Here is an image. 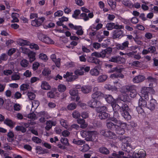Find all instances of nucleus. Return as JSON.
Wrapping results in <instances>:
<instances>
[{
  "instance_id": "f257e3e1",
  "label": "nucleus",
  "mask_w": 158,
  "mask_h": 158,
  "mask_svg": "<svg viewBox=\"0 0 158 158\" xmlns=\"http://www.w3.org/2000/svg\"><path fill=\"white\" fill-rule=\"evenodd\" d=\"M39 39L42 42L48 44H53V41L47 36L42 33L39 34L38 35Z\"/></svg>"
},
{
  "instance_id": "f03ea898",
  "label": "nucleus",
  "mask_w": 158,
  "mask_h": 158,
  "mask_svg": "<svg viewBox=\"0 0 158 158\" xmlns=\"http://www.w3.org/2000/svg\"><path fill=\"white\" fill-rule=\"evenodd\" d=\"M149 90L152 91L153 93L155 92L154 90L150 87H143L141 91L142 97L144 98L146 100H148L149 98L148 92Z\"/></svg>"
},
{
  "instance_id": "7ed1b4c3",
  "label": "nucleus",
  "mask_w": 158,
  "mask_h": 158,
  "mask_svg": "<svg viewBox=\"0 0 158 158\" xmlns=\"http://www.w3.org/2000/svg\"><path fill=\"white\" fill-rule=\"evenodd\" d=\"M100 132L101 135L110 139H113L115 137L114 133L110 131H106L105 130H102Z\"/></svg>"
},
{
  "instance_id": "20e7f679",
  "label": "nucleus",
  "mask_w": 158,
  "mask_h": 158,
  "mask_svg": "<svg viewBox=\"0 0 158 158\" xmlns=\"http://www.w3.org/2000/svg\"><path fill=\"white\" fill-rule=\"evenodd\" d=\"M106 27L108 30H111L113 29H123L124 28V26L122 25H119L117 24H115L114 23H110L106 24Z\"/></svg>"
},
{
  "instance_id": "39448f33",
  "label": "nucleus",
  "mask_w": 158,
  "mask_h": 158,
  "mask_svg": "<svg viewBox=\"0 0 158 158\" xmlns=\"http://www.w3.org/2000/svg\"><path fill=\"white\" fill-rule=\"evenodd\" d=\"M45 19L44 17H41L40 18H38L37 19L33 20L31 22V25L35 27L40 26L41 25Z\"/></svg>"
},
{
  "instance_id": "423d86ee",
  "label": "nucleus",
  "mask_w": 158,
  "mask_h": 158,
  "mask_svg": "<svg viewBox=\"0 0 158 158\" xmlns=\"http://www.w3.org/2000/svg\"><path fill=\"white\" fill-rule=\"evenodd\" d=\"M73 73H69L67 72L66 73V74H64L63 77L64 78H66V80L68 81H73L77 78L78 75H73Z\"/></svg>"
},
{
  "instance_id": "0eeeda50",
  "label": "nucleus",
  "mask_w": 158,
  "mask_h": 158,
  "mask_svg": "<svg viewBox=\"0 0 158 158\" xmlns=\"http://www.w3.org/2000/svg\"><path fill=\"white\" fill-rule=\"evenodd\" d=\"M87 60L88 61L89 63H94L97 65L98 64L99 66H101L102 64V62L99 59L92 56L89 57Z\"/></svg>"
},
{
  "instance_id": "6e6552de",
  "label": "nucleus",
  "mask_w": 158,
  "mask_h": 158,
  "mask_svg": "<svg viewBox=\"0 0 158 158\" xmlns=\"http://www.w3.org/2000/svg\"><path fill=\"white\" fill-rule=\"evenodd\" d=\"M119 114L118 112L115 111L113 114V117L111 118V120L114 122L115 124H118V125H121L123 124L122 122L117 119L119 117Z\"/></svg>"
},
{
  "instance_id": "1a4fd4ad",
  "label": "nucleus",
  "mask_w": 158,
  "mask_h": 158,
  "mask_svg": "<svg viewBox=\"0 0 158 158\" xmlns=\"http://www.w3.org/2000/svg\"><path fill=\"white\" fill-rule=\"evenodd\" d=\"M123 31L120 29H117L114 31L113 32V38L114 39H115L119 38L120 36H123Z\"/></svg>"
},
{
  "instance_id": "9d476101",
  "label": "nucleus",
  "mask_w": 158,
  "mask_h": 158,
  "mask_svg": "<svg viewBox=\"0 0 158 158\" xmlns=\"http://www.w3.org/2000/svg\"><path fill=\"white\" fill-rule=\"evenodd\" d=\"M145 79V78L143 75H139L134 77L133 79V81L135 83H139L143 81Z\"/></svg>"
},
{
  "instance_id": "9b49d317",
  "label": "nucleus",
  "mask_w": 158,
  "mask_h": 158,
  "mask_svg": "<svg viewBox=\"0 0 158 158\" xmlns=\"http://www.w3.org/2000/svg\"><path fill=\"white\" fill-rule=\"evenodd\" d=\"M146 156V153L144 150H139L137 153L134 154L133 158H144Z\"/></svg>"
},
{
  "instance_id": "f8f14e48",
  "label": "nucleus",
  "mask_w": 158,
  "mask_h": 158,
  "mask_svg": "<svg viewBox=\"0 0 158 158\" xmlns=\"http://www.w3.org/2000/svg\"><path fill=\"white\" fill-rule=\"evenodd\" d=\"M77 123L80 125V127L82 129L86 128L88 126V124L85 122L83 119L78 118L77 120Z\"/></svg>"
},
{
  "instance_id": "ddd939ff",
  "label": "nucleus",
  "mask_w": 158,
  "mask_h": 158,
  "mask_svg": "<svg viewBox=\"0 0 158 158\" xmlns=\"http://www.w3.org/2000/svg\"><path fill=\"white\" fill-rule=\"evenodd\" d=\"M119 139L122 141V142L125 144L126 146L128 147L130 146V144L129 143L130 140L129 138L128 137H125L124 136H121L119 137Z\"/></svg>"
},
{
  "instance_id": "4468645a",
  "label": "nucleus",
  "mask_w": 158,
  "mask_h": 158,
  "mask_svg": "<svg viewBox=\"0 0 158 158\" xmlns=\"http://www.w3.org/2000/svg\"><path fill=\"white\" fill-rule=\"evenodd\" d=\"M118 124H114L111 121L107 122L106 126L107 128L111 130L114 131L116 129V127H117Z\"/></svg>"
},
{
  "instance_id": "2eb2a0df",
  "label": "nucleus",
  "mask_w": 158,
  "mask_h": 158,
  "mask_svg": "<svg viewBox=\"0 0 158 158\" xmlns=\"http://www.w3.org/2000/svg\"><path fill=\"white\" fill-rule=\"evenodd\" d=\"M156 103V100L152 99L149 104L147 105V107L151 110H153L155 109V104Z\"/></svg>"
},
{
  "instance_id": "dca6fc26",
  "label": "nucleus",
  "mask_w": 158,
  "mask_h": 158,
  "mask_svg": "<svg viewBox=\"0 0 158 158\" xmlns=\"http://www.w3.org/2000/svg\"><path fill=\"white\" fill-rule=\"evenodd\" d=\"M129 92L130 93V96L131 98H135L137 94L135 87L134 85H131V89Z\"/></svg>"
},
{
  "instance_id": "f3484780",
  "label": "nucleus",
  "mask_w": 158,
  "mask_h": 158,
  "mask_svg": "<svg viewBox=\"0 0 158 158\" xmlns=\"http://www.w3.org/2000/svg\"><path fill=\"white\" fill-rule=\"evenodd\" d=\"M129 111H123L121 113L122 116L127 120H129L131 118V116L129 113Z\"/></svg>"
},
{
  "instance_id": "a211bd4d",
  "label": "nucleus",
  "mask_w": 158,
  "mask_h": 158,
  "mask_svg": "<svg viewBox=\"0 0 158 158\" xmlns=\"http://www.w3.org/2000/svg\"><path fill=\"white\" fill-rule=\"evenodd\" d=\"M108 77L107 75L102 74L100 75L97 79L98 82L99 83L103 82L105 81Z\"/></svg>"
},
{
  "instance_id": "6ab92c4d",
  "label": "nucleus",
  "mask_w": 158,
  "mask_h": 158,
  "mask_svg": "<svg viewBox=\"0 0 158 158\" xmlns=\"http://www.w3.org/2000/svg\"><path fill=\"white\" fill-rule=\"evenodd\" d=\"M147 80L149 82L151 83L149 84V86L150 88L152 87V85L154 83H156V78H154L151 76L148 77Z\"/></svg>"
},
{
  "instance_id": "aec40b11",
  "label": "nucleus",
  "mask_w": 158,
  "mask_h": 158,
  "mask_svg": "<svg viewBox=\"0 0 158 158\" xmlns=\"http://www.w3.org/2000/svg\"><path fill=\"white\" fill-rule=\"evenodd\" d=\"M98 117L101 119H105L109 117L110 115L105 112H103L99 113Z\"/></svg>"
},
{
  "instance_id": "412c9836",
  "label": "nucleus",
  "mask_w": 158,
  "mask_h": 158,
  "mask_svg": "<svg viewBox=\"0 0 158 158\" xmlns=\"http://www.w3.org/2000/svg\"><path fill=\"white\" fill-rule=\"evenodd\" d=\"M28 55L30 62H32L35 60V52L32 51L29 52L28 53Z\"/></svg>"
},
{
  "instance_id": "4be33fe9",
  "label": "nucleus",
  "mask_w": 158,
  "mask_h": 158,
  "mask_svg": "<svg viewBox=\"0 0 158 158\" xmlns=\"http://www.w3.org/2000/svg\"><path fill=\"white\" fill-rule=\"evenodd\" d=\"M99 151L101 153L108 155L110 153V151L106 148L104 147H102L99 149Z\"/></svg>"
},
{
  "instance_id": "5701e85b",
  "label": "nucleus",
  "mask_w": 158,
  "mask_h": 158,
  "mask_svg": "<svg viewBox=\"0 0 158 158\" xmlns=\"http://www.w3.org/2000/svg\"><path fill=\"white\" fill-rule=\"evenodd\" d=\"M104 97L108 103H111L112 104L114 102V99L111 95H104Z\"/></svg>"
},
{
  "instance_id": "b1692460",
  "label": "nucleus",
  "mask_w": 158,
  "mask_h": 158,
  "mask_svg": "<svg viewBox=\"0 0 158 158\" xmlns=\"http://www.w3.org/2000/svg\"><path fill=\"white\" fill-rule=\"evenodd\" d=\"M143 98L141 97L139 100V106H140L144 107H145L147 105V100L146 99L144 100Z\"/></svg>"
},
{
  "instance_id": "393cba45",
  "label": "nucleus",
  "mask_w": 158,
  "mask_h": 158,
  "mask_svg": "<svg viewBox=\"0 0 158 158\" xmlns=\"http://www.w3.org/2000/svg\"><path fill=\"white\" fill-rule=\"evenodd\" d=\"M42 89L44 90H48L50 89V86L47 82L46 81H43L41 85Z\"/></svg>"
},
{
  "instance_id": "a878e982",
  "label": "nucleus",
  "mask_w": 158,
  "mask_h": 158,
  "mask_svg": "<svg viewBox=\"0 0 158 158\" xmlns=\"http://www.w3.org/2000/svg\"><path fill=\"white\" fill-rule=\"evenodd\" d=\"M18 44L22 47L24 45H29L30 43L26 40H23L22 39H19L18 41Z\"/></svg>"
},
{
  "instance_id": "bb28decb",
  "label": "nucleus",
  "mask_w": 158,
  "mask_h": 158,
  "mask_svg": "<svg viewBox=\"0 0 158 158\" xmlns=\"http://www.w3.org/2000/svg\"><path fill=\"white\" fill-rule=\"evenodd\" d=\"M120 125L118 124L117 127H116V129L115 130L116 133L118 134L123 135L125 133V131L123 128L119 127Z\"/></svg>"
},
{
  "instance_id": "cd10ccee",
  "label": "nucleus",
  "mask_w": 158,
  "mask_h": 158,
  "mask_svg": "<svg viewBox=\"0 0 158 158\" xmlns=\"http://www.w3.org/2000/svg\"><path fill=\"white\" fill-rule=\"evenodd\" d=\"M55 124L52 121L49 120L46 122V126L45 127V129L47 130H49L53 126H54Z\"/></svg>"
},
{
  "instance_id": "c85d7f7f",
  "label": "nucleus",
  "mask_w": 158,
  "mask_h": 158,
  "mask_svg": "<svg viewBox=\"0 0 158 158\" xmlns=\"http://www.w3.org/2000/svg\"><path fill=\"white\" fill-rule=\"evenodd\" d=\"M100 96L104 97V94L100 91L94 92L92 95V98L94 99Z\"/></svg>"
},
{
  "instance_id": "c756f323",
  "label": "nucleus",
  "mask_w": 158,
  "mask_h": 158,
  "mask_svg": "<svg viewBox=\"0 0 158 158\" xmlns=\"http://www.w3.org/2000/svg\"><path fill=\"white\" fill-rule=\"evenodd\" d=\"M95 131H88L87 135L88 136L86 137L85 140L87 141H91L92 140V136L94 134Z\"/></svg>"
},
{
  "instance_id": "7c9ffc66",
  "label": "nucleus",
  "mask_w": 158,
  "mask_h": 158,
  "mask_svg": "<svg viewBox=\"0 0 158 158\" xmlns=\"http://www.w3.org/2000/svg\"><path fill=\"white\" fill-rule=\"evenodd\" d=\"M81 90L84 93H88L91 91V87L89 86H84L81 87Z\"/></svg>"
},
{
  "instance_id": "2f4dec72",
  "label": "nucleus",
  "mask_w": 158,
  "mask_h": 158,
  "mask_svg": "<svg viewBox=\"0 0 158 158\" xmlns=\"http://www.w3.org/2000/svg\"><path fill=\"white\" fill-rule=\"evenodd\" d=\"M114 110H118L121 109V105L119 103L118 104L115 102H113L111 104Z\"/></svg>"
},
{
  "instance_id": "473e14b6",
  "label": "nucleus",
  "mask_w": 158,
  "mask_h": 158,
  "mask_svg": "<svg viewBox=\"0 0 158 158\" xmlns=\"http://www.w3.org/2000/svg\"><path fill=\"white\" fill-rule=\"evenodd\" d=\"M89 106L92 108H96V100L92 98L88 102Z\"/></svg>"
},
{
  "instance_id": "72a5a7b5",
  "label": "nucleus",
  "mask_w": 158,
  "mask_h": 158,
  "mask_svg": "<svg viewBox=\"0 0 158 158\" xmlns=\"http://www.w3.org/2000/svg\"><path fill=\"white\" fill-rule=\"evenodd\" d=\"M99 73L98 70L95 68L92 69L90 71V74L93 76H98L99 75Z\"/></svg>"
},
{
  "instance_id": "f704fd0d",
  "label": "nucleus",
  "mask_w": 158,
  "mask_h": 158,
  "mask_svg": "<svg viewBox=\"0 0 158 158\" xmlns=\"http://www.w3.org/2000/svg\"><path fill=\"white\" fill-rule=\"evenodd\" d=\"M77 107V105L75 103H71L69 104L67 106V108L69 110H73Z\"/></svg>"
},
{
  "instance_id": "c9c22d12",
  "label": "nucleus",
  "mask_w": 158,
  "mask_h": 158,
  "mask_svg": "<svg viewBox=\"0 0 158 158\" xmlns=\"http://www.w3.org/2000/svg\"><path fill=\"white\" fill-rule=\"evenodd\" d=\"M7 136L9 137V138L7 139L8 141L12 142L14 140V139L13 138L14 137V134L12 131H9L8 133Z\"/></svg>"
},
{
  "instance_id": "e433bc0d",
  "label": "nucleus",
  "mask_w": 158,
  "mask_h": 158,
  "mask_svg": "<svg viewBox=\"0 0 158 158\" xmlns=\"http://www.w3.org/2000/svg\"><path fill=\"white\" fill-rule=\"evenodd\" d=\"M121 106L120 112L121 113L123 111L130 110L127 105L125 103L123 104L122 105H121Z\"/></svg>"
},
{
  "instance_id": "4c0bfd02",
  "label": "nucleus",
  "mask_w": 158,
  "mask_h": 158,
  "mask_svg": "<svg viewBox=\"0 0 158 158\" xmlns=\"http://www.w3.org/2000/svg\"><path fill=\"white\" fill-rule=\"evenodd\" d=\"M131 88V85H126L123 87L121 89V92L123 93L126 94L128 92H129Z\"/></svg>"
},
{
  "instance_id": "58836bf2",
  "label": "nucleus",
  "mask_w": 158,
  "mask_h": 158,
  "mask_svg": "<svg viewBox=\"0 0 158 158\" xmlns=\"http://www.w3.org/2000/svg\"><path fill=\"white\" fill-rule=\"evenodd\" d=\"M4 123L10 127H13L14 125V122L8 118H6L5 120Z\"/></svg>"
},
{
  "instance_id": "ea45409f",
  "label": "nucleus",
  "mask_w": 158,
  "mask_h": 158,
  "mask_svg": "<svg viewBox=\"0 0 158 158\" xmlns=\"http://www.w3.org/2000/svg\"><path fill=\"white\" fill-rule=\"evenodd\" d=\"M66 89V86L64 85L60 84L58 86V90L60 92H64Z\"/></svg>"
},
{
  "instance_id": "a19ab883",
  "label": "nucleus",
  "mask_w": 158,
  "mask_h": 158,
  "mask_svg": "<svg viewBox=\"0 0 158 158\" xmlns=\"http://www.w3.org/2000/svg\"><path fill=\"white\" fill-rule=\"evenodd\" d=\"M106 110L107 108L106 106H103L97 107L96 109V111L98 113L103 112V111H106Z\"/></svg>"
},
{
  "instance_id": "79ce46f5",
  "label": "nucleus",
  "mask_w": 158,
  "mask_h": 158,
  "mask_svg": "<svg viewBox=\"0 0 158 158\" xmlns=\"http://www.w3.org/2000/svg\"><path fill=\"white\" fill-rule=\"evenodd\" d=\"M51 73V71L49 69L45 68L43 71L42 74L44 76H48Z\"/></svg>"
},
{
  "instance_id": "37998d69",
  "label": "nucleus",
  "mask_w": 158,
  "mask_h": 158,
  "mask_svg": "<svg viewBox=\"0 0 158 158\" xmlns=\"http://www.w3.org/2000/svg\"><path fill=\"white\" fill-rule=\"evenodd\" d=\"M28 62L26 59H23L20 62V64L21 66L23 67H26L28 65Z\"/></svg>"
},
{
  "instance_id": "c03bdc74",
  "label": "nucleus",
  "mask_w": 158,
  "mask_h": 158,
  "mask_svg": "<svg viewBox=\"0 0 158 158\" xmlns=\"http://www.w3.org/2000/svg\"><path fill=\"white\" fill-rule=\"evenodd\" d=\"M72 116L73 118L75 119L79 118L80 117L81 114L79 112L76 110H74L72 114Z\"/></svg>"
},
{
  "instance_id": "a18cd8bd",
  "label": "nucleus",
  "mask_w": 158,
  "mask_h": 158,
  "mask_svg": "<svg viewBox=\"0 0 158 158\" xmlns=\"http://www.w3.org/2000/svg\"><path fill=\"white\" fill-rule=\"evenodd\" d=\"M15 129L17 131H20L23 133H24L26 131V129L22 126H16L15 128Z\"/></svg>"
},
{
  "instance_id": "49530a36",
  "label": "nucleus",
  "mask_w": 158,
  "mask_h": 158,
  "mask_svg": "<svg viewBox=\"0 0 158 158\" xmlns=\"http://www.w3.org/2000/svg\"><path fill=\"white\" fill-rule=\"evenodd\" d=\"M73 143L77 145H82L85 143V141L83 140H77L75 139H73Z\"/></svg>"
},
{
  "instance_id": "de8ad7c7",
  "label": "nucleus",
  "mask_w": 158,
  "mask_h": 158,
  "mask_svg": "<svg viewBox=\"0 0 158 158\" xmlns=\"http://www.w3.org/2000/svg\"><path fill=\"white\" fill-rule=\"evenodd\" d=\"M19 50L21 52L25 54L28 53L29 51V49L26 48L24 46L20 48Z\"/></svg>"
},
{
  "instance_id": "09e8293b",
  "label": "nucleus",
  "mask_w": 158,
  "mask_h": 158,
  "mask_svg": "<svg viewBox=\"0 0 158 158\" xmlns=\"http://www.w3.org/2000/svg\"><path fill=\"white\" fill-rule=\"evenodd\" d=\"M70 94L73 96H77L78 93V90L77 89H71L69 91Z\"/></svg>"
},
{
  "instance_id": "8fccbe9b",
  "label": "nucleus",
  "mask_w": 158,
  "mask_h": 158,
  "mask_svg": "<svg viewBox=\"0 0 158 158\" xmlns=\"http://www.w3.org/2000/svg\"><path fill=\"white\" fill-rule=\"evenodd\" d=\"M123 3L125 6L131 7L132 6L131 2L129 0H124L122 2Z\"/></svg>"
},
{
  "instance_id": "3c124183",
  "label": "nucleus",
  "mask_w": 158,
  "mask_h": 158,
  "mask_svg": "<svg viewBox=\"0 0 158 158\" xmlns=\"http://www.w3.org/2000/svg\"><path fill=\"white\" fill-rule=\"evenodd\" d=\"M80 128L79 126L77 124H73L71 125V127H68V129L69 130H72L73 129L78 130Z\"/></svg>"
},
{
  "instance_id": "603ef678",
  "label": "nucleus",
  "mask_w": 158,
  "mask_h": 158,
  "mask_svg": "<svg viewBox=\"0 0 158 158\" xmlns=\"http://www.w3.org/2000/svg\"><path fill=\"white\" fill-rule=\"evenodd\" d=\"M77 31L76 32V34L79 35H82L83 34V31L82 30V27L80 26H77Z\"/></svg>"
},
{
  "instance_id": "864d4df0",
  "label": "nucleus",
  "mask_w": 158,
  "mask_h": 158,
  "mask_svg": "<svg viewBox=\"0 0 158 158\" xmlns=\"http://www.w3.org/2000/svg\"><path fill=\"white\" fill-rule=\"evenodd\" d=\"M135 153H133L132 152H128L126 150V152L125 153V156H124V158H132V157H133Z\"/></svg>"
},
{
  "instance_id": "5fc2aeb1",
  "label": "nucleus",
  "mask_w": 158,
  "mask_h": 158,
  "mask_svg": "<svg viewBox=\"0 0 158 158\" xmlns=\"http://www.w3.org/2000/svg\"><path fill=\"white\" fill-rule=\"evenodd\" d=\"M61 142L64 145L68 146L69 145L68 140L67 138H62L60 140Z\"/></svg>"
},
{
  "instance_id": "6e6d98bb",
  "label": "nucleus",
  "mask_w": 158,
  "mask_h": 158,
  "mask_svg": "<svg viewBox=\"0 0 158 158\" xmlns=\"http://www.w3.org/2000/svg\"><path fill=\"white\" fill-rule=\"evenodd\" d=\"M89 149L90 147L87 144H85L83 145L82 149L81 150V151L85 152L87 151Z\"/></svg>"
},
{
  "instance_id": "4d7b16f0",
  "label": "nucleus",
  "mask_w": 158,
  "mask_h": 158,
  "mask_svg": "<svg viewBox=\"0 0 158 158\" xmlns=\"http://www.w3.org/2000/svg\"><path fill=\"white\" fill-rule=\"evenodd\" d=\"M60 123L63 127L66 128L68 129V127L67 125V121L63 119H61L60 120Z\"/></svg>"
},
{
  "instance_id": "13d9d810",
  "label": "nucleus",
  "mask_w": 158,
  "mask_h": 158,
  "mask_svg": "<svg viewBox=\"0 0 158 158\" xmlns=\"http://www.w3.org/2000/svg\"><path fill=\"white\" fill-rule=\"evenodd\" d=\"M14 109L16 111H19L21 108V105L18 103H15L13 106Z\"/></svg>"
},
{
  "instance_id": "bf43d9fd",
  "label": "nucleus",
  "mask_w": 158,
  "mask_h": 158,
  "mask_svg": "<svg viewBox=\"0 0 158 158\" xmlns=\"http://www.w3.org/2000/svg\"><path fill=\"white\" fill-rule=\"evenodd\" d=\"M109 61L114 63H118L120 61V58L117 56L113 57L109 60Z\"/></svg>"
},
{
  "instance_id": "052dcab7",
  "label": "nucleus",
  "mask_w": 158,
  "mask_h": 158,
  "mask_svg": "<svg viewBox=\"0 0 158 158\" xmlns=\"http://www.w3.org/2000/svg\"><path fill=\"white\" fill-rule=\"evenodd\" d=\"M74 73L75 75L78 76L82 75L84 74L83 70L82 69H81V67L80 69L77 70L75 71Z\"/></svg>"
},
{
  "instance_id": "680f3d73",
  "label": "nucleus",
  "mask_w": 158,
  "mask_h": 158,
  "mask_svg": "<svg viewBox=\"0 0 158 158\" xmlns=\"http://www.w3.org/2000/svg\"><path fill=\"white\" fill-rule=\"evenodd\" d=\"M80 17L82 18V19L85 21H86L89 19L88 16L85 13H82L80 15Z\"/></svg>"
},
{
  "instance_id": "e2e57ef3",
  "label": "nucleus",
  "mask_w": 158,
  "mask_h": 158,
  "mask_svg": "<svg viewBox=\"0 0 158 158\" xmlns=\"http://www.w3.org/2000/svg\"><path fill=\"white\" fill-rule=\"evenodd\" d=\"M39 58L44 61L47 60L48 59L47 56L44 54L41 53L39 56Z\"/></svg>"
},
{
  "instance_id": "0e129e2a",
  "label": "nucleus",
  "mask_w": 158,
  "mask_h": 158,
  "mask_svg": "<svg viewBox=\"0 0 158 158\" xmlns=\"http://www.w3.org/2000/svg\"><path fill=\"white\" fill-rule=\"evenodd\" d=\"M122 69L118 67H116L112 68L111 69V72H116L118 73H121L122 71Z\"/></svg>"
},
{
  "instance_id": "69168bd1",
  "label": "nucleus",
  "mask_w": 158,
  "mask_h": 158,
  "mask_svg": "<svg viewBox=\"0 0 158 158\" xmlns=\"http://www.w3.org/2000/svg\"><path fill=\"white\" fill-rule=\"evenodd\" d=\"M29 86V85L27 84H23L20 86V89L23 91L26 90L28 89Z\"/></svg>"
},
{
  "instance_id": "338daca9",
  "label": "nucleus",
  "mask_w": 158,
  "mask_h": 158,
  "mask_svg": "<svg viewBox=\"0 0 158 158\" xmlns=\"http://www.w3.org/2000/svg\"><path fill=\"white\" fill-rule=\"evenodd\" d=\"M27 96L29 99L31 100H33L35 97V94L32 92L28 93Z\"/></svg>"
},
{
  "instance_id": "774afa93",
  "label": "nucleus",
  "mask_w": 158,
  "mask_h": 158,
  "mask_svg": "<svg viewBox=\"0 0 158 158\" xmlns=\"http://www.w3.org/2000/svg\"><path fill=\"white\" fill-rule=\"evenodd\" d=\"M81 11L79 10H76L74 11V14L72 15V17L76 19L77 16L80 14Z\"/></svg>"
}]
</instances>
